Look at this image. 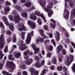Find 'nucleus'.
<instances>
[{"instance_id": "f257e3e1", "label": "nucleus", "mask_w": 75, "mask_h": 75, "mask_svg": "<svg viewBox=\"0 0 75 75\" xmlns=\"http://www.w3.org/2000/svg\"><path fill=\"white\" fill-rule=\"evenodd\" d=\"M42 6L43 8L45 11H46L48 13V15L49 17H51L52 16V14H54V12L52 10H50L48 8H51V6L50 5H48L47 6V8L45 7L46 5V1L45 0H42V1L41 2Z\"/></svg>"}, {"instance_id": "f03ea898", "label": "nucleus", "mask_w": 75, "mask_h": 75, "mask_svg": "<svg viewBox=\"0 0 75 75\" xmlns=\"http://www.w3.org/2000/svg\"><path fill=\"white\" fill-rule=\"evenodd\" d=\"M6 65L10 70H9V72H13L14 69L16 68V65L14 64L13 62L7 61L6 62Z\"/></svg>"}, {"instance_id": "7ed1b4c3", "label": "nucleus", "mask_w": 75, "mask_h": 75, "mask_svg": "<svg viewBox=\"0 0 75 75\" xmlns=\"http://www.w3.org/2000/svg\"><path fill=\"white\" fill-rule=\"evenodd\" d=\"M74 55H72L70 54L69 56H68L67 57L66 61V65L67 66H69L71 64L72 62L74 61Z\"/></svg>"}, {"instance_id": "20e7f679", "label": "nucleus", "mask_w": 75, "mask_h": 75, "mask_svg": "<svg viewBox=\"0 0 75 75\" xmlns=\"http://www.w3.org/2000/svg\"><path fill=\"white\" fill-rule=\"evenodd\" d=\"M34 34V32L32 31L31 32V33H28L27 35V39L26 40L25 42L27 44H29V43H30V42L31 40V35H33Z\"/></svg>"}, {"instance_id": "39448f33", "label": "nucleus", "mask_w": 75, "mask_h": 75, "mask_svg": "<svg viewBox=\"0 0 75 75\" xmlns=\"http://www.w3.org/2000/svg\"><path fill=\"white\" fill-rule=\"evenodd\" d=\"M5 42V41H4V35H2L0 38V48L1 49H2L4 47V45L3 43H4Z\"/></svg>"}, {"instance_id": "423d86ee", "label": "nucleus", "mask_w": 75, "mask_h": 75, "mask_svg": "<svg viewBox=\"0 0 75 75\" xmlns=\"http://www.w3.org/2000/svg\"><path fill=\"white\" fill-rule=\"evenodd\" d=\"M31 47L35 51V54H37L39 52V49L38 48H35L36 47V45L33 43L31 45Z\"/></svg>"}, {"instance_id": "0eeeda50", "label": "nucleus", "mask_w": 75, "mask_h": 75, "mask_svg": "<svg viewBox=\"0 0 75 75\" xmlns=\"http://www.w3.org/2000/svg\"><path fill=\"white\" fill-rule=\"evenodd\" d=\"M56 33L55 34V36L56 37V41L57 42H58L60 40V34L58 31H56Z\"/></svg>"}, {"instance_id": "6e6552de", "label": "nucleus", "mask_w": 75, "mask_h": 75, "mask_svg": "<svg viewBox=\"0 0 75 75\" xmlns=\"http://www.w3.org/2000/svg\"><path fill=\"white\" fill-rule=\"evenodd\" d=\"M28 24L30 25V28L31 29H33L35 27V24L30 21H28Z\"/></svg>"}, {"instance_id": "1a4fd4ad", "label": "nucleus", "mask_w": 75, "mask_h": 75, "mask_svg": "<svg viewBox=\"0 0 75 75\" xmlns=\"http://www.w3.org/2000/svg\"><path fill=\"white\" fill-rule=\"evenodd\" d=\"M63 48V47L61 45H59L57 47V55H59L60 53V50L61 49Z\"/></svg>"}, {"instance_id": "9d476101", "label": "nucleus", "mask_w": 75, "mask_h": 75, "mask_svg": "<svg viewBox=\"0 0 75 75\" xmlns=\"http://www.w3.org/2000/svg\"><path fill=\"white\" fill-rule=\"evenodd\" d=\"M14 20L15 21V23H18L20 20V17L19 16L16 15L14 16Z\"/></svg>"}, {"instance_id": "9b49d317", "label": "nucleus", "mask_w": 75, "mask_h": 75, "mask_svg": "<svg viewBox=\"0 0 75 75\" xmlns=\"http://www.w3.org/2000/svg\"><path fill=\"white\" fill-rule=\"evenodd\" d=\"M10 10V8L8 6H7L6 7V8L4 9V12L2 11L1 12V13H2V14H4V13L5 14H7L8 13L9 11Z\"/></svg>"}, {"instance_id": "f8f14e48", "label": "nucleus", "mask_w": 75, "mask_h": 75, "mask_svg": "<svg viewBox=\"0 0 75 75\" xmlns=\"http://www.w3.org/2000/svg\"><path fill=\"white\" fill-rule=\"evenodd\" d=\"M30 18L32 20H35L37 19V17H36V14L34 13H32L31 14L30 16Z\"/></svg>"}, {"instance_id": "ddd939ff", "label": "nucleus", "mask_w": 75, "mask_h": 75, "mask_svg": "<svg viewBox=\"0 0 75 75\" xmlns=\"http://www.w3.org/2000/svg\"><path fill=\"white\" fill-rule=\"evenodd\" d=\"M64 12H67V13L66 15L64 16V17L66 20V19H68V18H69V12L66 9L64 10Z\"/></svg>"}, {"instance_id": "4468645a", "label": "nucleus", "mask_w": 75, "mask_h": 75, "mask_svg": "<svg viewBox=\"0 0 75 75\" xmlns=\"http://www.w3.org/2000/svg\"><path fill=\"white\" fill-rule=\"evenodd\" d=\"M22 46L19 47L20 50H21V51H24L27 48V46H25V44H23L22 45Z\"/></svg>"}, {"instance_id": "2eb2a0df", "label": "nucleus", "mask_w": 75, "mask_h": 75, "mask_svg": "<svg viewBox=\"0 0 75 75\" xmlns=\"http://www.w3.org/2000/svg\"><path fill=\"white\" fill-rule=\"evenodd\" d=\"M19 31H27V28L26 27L24 26V25H22L21 26V28L20 27L18 28Z\"/></svg>"}, {"instance_id": "dca6fc26", "label": "nucleus", "mask_w": 75, "mask_h": 75, "mask_svg": "<svg viewBox=\"0 0 75 75\" xmlns=\"http://www.w3.org/2000/svg\"><path fill=\"white\" fill-rule=\"evenodd\" d=\"M32 61H33V59H30L29 60L25 61V63L26 65H29V64H31L32 63Z\"/></svg>"}, {"instance_id": "f3484780", "label": "nucleus", "mask_w": 75, "mask_h": 75, "mask_svg": "<svg viewBox=\"0 0 75 75\" xmlns=\"http://www.w3.org/2000/svg\"><path fill=\"white\" fill-rule=\"evenodd\" d=\"M74 16H75V9H74L73 11L71 12V13L70 18H73Z\"/></svg>"}, {"instance_id": "a211bd4d", "label": "nucleus", "mask_w": 75, "mask_h": 75, "mask_svg": "<svg viewBox=\"0 0 75 75\" xmlns=\"http://www.w3.org/2000/svg\"><path fill=\"white\" fill-rule=\"evenodd\" d=\"M21 16L25 18L27 17V13L25 12H22L21 13Z\"/></svg>"}, {"instance_id": "6ab92c4d", "label": "nucleus", "mask_w": 75, "mask_h": 75, "mask_svg": "<svg viewBox=\"0 0 75 75\" xmlns=\"http://www.w3.org/2000/svg\"><path fill=\"white\" fill-rule=\"evenodd\" d=\"M35 67L36 68H40L41 67V65L40 62H37L35 64Z\"/></svg>"}, {"instance_id": "aec40b11", "label": "nucleus", "mask_w": 75, "mask_h": 75, "mask_svg": "<svg viewBox=\"0 0 75 75\" xmlns=\"http://www.w3.org/2000/svg\"><path fill=\"white\" fill-rule=\"evenodd\" d=\"M25 33L23 32L21 34V39L23 40H24V37L25 36Z\"/></svg>"}, {"instance_id": "412c9836", "label": "nucleus", "mask_w": 75, "mask_h": 75, "mask_svg": "<svg viewBox=\"0 0 75 75\" xmlns=\"http://www.w3.org/2000/svg\"><path fill=\"white\" fill-rule=\"evenodd\" d=\"M52 63H53L54 64H57V60H56V58L54 56L53 57L52 59Z\"/></svg>"}, {"instance_id": "4be33fe9", "label": "nucleus", "mask_w": 75, "mask_h": 75, "mask_svg": "<svg viewBox=\"0 0 75 75\" xmlns=\"http://www.w3.org/2000/svg\"><path fill=\"white\" fill-rule=\"evenodd\" d=\"M63 70L65 71L64 75V74H62L61 75H68L67 73V69L66 68V67H64L63 69Z\"/></svg>"}, {"instance_id": "5701e85b", "label": "nucleus", "mask_w": 75, "mask_h": 75, "mask_svg": "<svg viewBox=\"0 0 75 75\" xmlns=\"http://www.w3.org/2000/svg\"><path fill=\"white\" fill-rule=\"evenodd\" d=\"M9 29L12 31H14V26L12 25H10L9 26Z\"/></svg>"}, {"instance_id": "b1692460", "label": "nucleus", "mask_w": 75, "mask_h": 75, "mask_svg": "<svg viewBox=\"0 0 75 75\" xmlns=\"http://www.w3.org/2000/svg\"><path fill=\"white\" fill-rule=\"evenodd\" d=\"M21 54L19 52H17L15 54V57L17 58H19L20 57Z\"/></svg>"}, {"instance_id": "393cba45", "label": "nucleus", "mask_w": 75, "mask_h": 75, "mask_svg": "<svg viewBox=\"0 0 75 75\" xmlns=\"http://www.w3.org/2000/svg\"><path fill=\"white\" fill-rule=\"evenodd\" d=\"M16 8L17 10H18V11H20V12H21L22 10H23L21 8V7H20V6H16Z\"/></svg>"}, {"instance_id": "a878e982", "label": "nucleus", "mask_w": 75, "mask_h": 75, "mask_svg": "<svg viewBox=\"0 0 75 75\" xmlns=\"http://www.w3.org/2000/svg\"><path fill=\"white\" fill-rule=\"evenodd\" d=\"M61 52L62 54L63 55H67V51H66V50H65L64 49L62 50Z\"/></svg>"}, {"instance_id": "bb28decb", "label": "nucleus", "mask_w": 75, "mask_h": 75, "mask_svg": "<svg viewBox=\"0 0 75 75\" xmlns=\"http://www.w3.org/2000/svg\"><path fill=\"white\" fill-rule=\"evenodd\" d=\"M31 3L30 2H27L24 5L26 6L27 7H29L31 6Z\"/></svg>"}, {"instance_id": "cd10ccee", "label": "nucleus", "mask_w": 75, "mask_h": 75, "mask_svg": "<svg viewBox=\"0 0 75 75\" xmlns=\"http://www.w3.org/2000/svg\"><path fill=\"white\" fill-rule=\"evenodd\" d=\"M57 70L59 71H61L62 70V66H58L57 67Z\"/></svg>"}, {"instance_id": "c85d7f7f", "label": "nucleus", "mask_w": 75, "mask_h": 75, "mask_svg": "<svg viewBox=\"0 0 75 75\" xmlns=\"http://www.w3.org/2000/svg\"><path fill=\"white\" fill-rule=\"evenodd\" d=\"M2 63L0 64V69H2V67H3V66L4 65V64L5 63V61H3L2 62Z\"/></svg>"}, {"instance_id": "c756f323", "label": "nucleus", "mask_w": 75, "mask_h": 75, "mask_svg": "<svg viewBox=\"0 0 75 75\" xmlns=\"http://www.w3.org/2000/svg\"><path fill=\"white\" fill-rule=\"evenodd\" d=\"M8 51V45H6V46H5V47L4 49V52L5 53H6V52H7Z\"/></svg>"}, {"instance_id": "7c9ffc66", "label": "nucleus", "mask_w": 75, "mask_h": 75, "mask_svg": "<svg viewBox=\"0 0 75 75\" xmlns=\"http://www.w3.org/2000/svg\"><path fill=\"white\" fill-rule=\"evenodd\" d=\"M40 20H41V18H38V19L37 20V22H38V24L39 25H41V24H42V22H41Z\"/></svg>"}, {"instance_id": "2f4dec72", "label": "nucleus", "mask_w": 75, "mask_h": 75, "mask_svg": "<svg viewBox=\"0 0 75 75\" xmlns=\"http://www.w3.org/2000/svg\"><path fill=\"white\" fill-rule=\"evenodd\" d=\"M24 41L23 40H19L18 41V44H19V45H21V44H23V43Z\"/></svg>"}, {"instance_id": "473e14b6", "label": "nucleus", "mask_w": 75, "mask_h": 75, "mask_svg": "<svg viewBox=\"0 0 75 75\" xmlns=\"http://www.w3.org/2000/svg\"><path fill=\"white\" fill-rule=\"evenodd\" d=\"M50 25L52 28L53 29H55V24L51 23H50Z\"/></svg>"}, {"instance_id": "72a5a7b5", "label": "nucleus", "mask_w": 75, "mask_h": 75, "mask_svg": "<svg viewBox=\"0 0 75 75\" xmlns=\"http://www.w3.org/2000/svg\"><path fill=\"white\" fill-rule=\"evenodd\" d=\"M69 5L70 7L73 8L74 6V4L73 3V2L71 1L69 3Z\"/></svg>"}, {"instance_id": "f704fd0d", "label": "nucleus", "mask_w": 75, "mask_h": 75, "mask_svg": "<svg viewBox=\"0 0 75 75\" xmlns=\"http://www.w3.org/2000/svg\"><path fill=\"white\" fill-rule=\"evenodd\" d=\"M43 28H44V30L46 31L48 30V27L47 25H45L43 26Z\"/></svg>"}, {"instance_id": "c9c22d12", "label": "nucleus", "mask_w": 75, "mask_h": 75, "mask_svg": "<svg viewBox=\"0 0 75 75\" xmlns=\"http://www.w3.org/2000/svg\"><path fill=\"white\" fill-rule=\"evenodd\" d=\"M29 51L27 50L23 52V54L24 55H25V56H27V55H28V54H29Z\"/></svg>"}, {"instance_id": "e433bc0d", "label": "nucleus", "mask_w": 75, "mask_h": 75, "mask_svg": "<svg viewBox=\"0 0 75 75\" xmlns=\"http://www.w3.org/2000/svg\"><path fill=\"white\" fill-rule=\"evenodd\" d=\"M52 55V53L51 52H49L47 54V58H50Z\"/></svg>"}, {"instance_id": "4c0bfd02", "label": "nucleus", "mask_w": 75, "mask_h": 75, "mask_svg": "<svg viewBox=\"0 0 75 75\" xmlns=\"http://www.w3.org/2000/svg\"><path fill=\"white\" fill-rule=\"evenodd\" d=\"M20 67L23 69H26V67H25V66L24 64L21 65Z\"/></svg>"}, {"instance_id": "58836bf2", "label": "nucleus", "mask_w": 75, "mask_h": 75, "mask_svg": "<svg viewBox=\"0 0 75 75\" xmlns=\"http://www.w3.org/2000/svg\"><path fill=\"white\" fill-rule=\"evenodd\" d=\"M71 1V0H65V6L66 7H68V5L67 4L66 2H69Z\"/></svg>"}, {"instance_id": "ea45409f", "label": "nucleus", "mask_w": 75, "mask_h": 75, "mask_svg": "<svg viewBox=\"0 0 75 75\" xmlns=\"http://www.w3.org/2000/svg\"><path fill=\"white\" fill-rule=\"evenodd\" d=\"M6 33L7 35H11V32L9 30H7Z\"/></svg>"}, {"instance_id": "a19ab883", "label": "nucleus", "mask_w": 75, "mask_h": 75, "mask_svg": "<svg viewBox=\"0 0 75 75\" xmlns=\"http://www.w3.org/2000/svg\"><path fill=\"white\" fill-rule=\"evenodd\" d=\"M34 59H35V60L37 61H38L40 60V58H39V57L37 56H34Z\"/></svg>"}, {"instance_id": "79ce46f5", "label": "nucleus", "mask_w": 75, "mask_h": 75, "mask_svg": "<svg viewBox=\"0 0 75 75\" xmlns=\"http://www.w3.org/2000/svg\"><path fill=\"white\" fill-rule=\"evenodd\" d=\"M8 17L11 21H13V17L11 15H9Z\"/></svg>"}, {"instance_id": "37998d69", "label": "nucleus", "mask_w": 75, "mask_h": 75, "mask_svg": "<svg viewBox=\"0 0 75 75\" xmlns=\"http://www.w3.org/2000/svg\"><path fill=\"white\" fill-rule=\"evenodd\" d=\"M49 49V50H50V51H52V50H53V46L52 45H50Z\"/></svg>"}, {"instance_id": "c03bdc74", "label": "nucleus", "mask_w": 75, "mask_h": 75, "mask_svg": "<svg viewBox=\"0 0 75 75\" xmlns=\"http://www.w3.org/2000/svg\"><path fill=\"white\" fill-rule=\"evenodd\" d=\"M8 58L9 60H11L12 61H14V58H12L11 55H9L8 56Z\"/></svg>"}, {"instance_id": "a18cd8bd", "label": "nucleus", "mask_w": 75, "mask_h": 75, "mask_svg": "<svg viewBox=\"0 0 75 75\" xmlns=\"http://www.w3.org/2000/svg\"><path fill=\"white\" fill-rule=\"evenodd\" d=\"M42 14H41L39 12H37L36 13V15L39 17H42Z\"/></svg>"}, {"instance_id": "49530a36", "label": "nucleus", "mask_w": 75, "mask_h": 75, "mask_svg": "<svg viewBox=\"0 0 75 75\" xmlns=\"http://www.w3.org/2000/svg\"><path fill=\"white\" fill-rule=\"evenodd\" d=\"M17 41V39L16 38V36H13V42H16Z\"/></svg>"}, {"instance_id": "de8ad7c7", "label": "nucleus", "mask_w": 75, "mask_h": 75, "mask_svg": "<svg viewBox=\"0 0 75 75\" xmlns=\"http://www.w3.org/2000/svg\"><path fill=\"white\" fill-rule=\"evenodd\" d=\"M39 39L41 43H42V42H44V38H41L40 37L39 38Z\"/></svg>"}, {"instance_id": "09e8293b", "label": "nucleus", "mask_w": 75, "mask_h": 75, "mask_svg": "<svg viewBox=\"0 0 75 75\" xmlns=\"http://www.w3.org/2000/svg\"><path fill=\"white\" fill-rule=\"evenodd\" d=\"M3 20L4 22H6V21H7V18L6 16H4L3 17Z\"/></svg>"}, {"instance_id": "8fccbe9b", "label": "nucleus", "mask_w": 75, "mask_h": 75, "mask_svg": "<svg viewBox=\"0 0 75 75\" xmlns=\"http://www.w3.org/2000/svg\"><path fill=\"white\" fill-rule=\"evenodd\" d=\"M41 17L43 18V20H44V22H46V19L45 18V17H44V15L43 14H42Z\"/></svg>"}, {"instance_id": "3c124183", "label": "nucleus", "mask_w": 75, "mask_h": 75, "mask_svg": "<svg viewBox=\"0 0 75 75\" xmlns=\"http://www.w3.org/2000/svg\"><path fill=\"white\" fill-rule=\"evenodd\" d=\"M5 4L6 6H10L11 5V3L8 1H6L5 2Z\"/></svg>"}, {"instance_id": "603ef678", "label": "nucleus", "mask_w": 75, "mask_h": 75, "mask_svg": "<svg viewBox=\"0 0 75 75\" xmlns=\"http://www.w3.org/2000/svg\"><path fill=\"white\" fill-rule=\"evenodd\" d=\"M65 35L67 38H68L69 36V34L68 32H66L65 34Z\"/></svg>"}, {"instance_id": "864d4df0", "label": "nucleus", "mask_w": 75, "mask_h": 75, "mask_svg": "<svg viewBox=\"0 0 75 75\" xmlns=\"http://www.w3.org/2000/svg\"><path fill=\"white\" fill-rule=\"evenodd\" d=\"M50 68L51 70H54L55 69V66L54 65H52L50 67Z\"/></svg>"}, {"instance_id": "5fc2aeb1", "label": "nucleus", "mask_w": 75, "mask_h": 75, "mask_svg": "<svg viewBox=\"0 0 75 75\" xmlns=\"http://www.w3.org/2000/svg\"><path fill=\"white\" fill-rule=\"evenodd\" d=\"M50 41V40L48 39H46L44 41V43L45 44H46L47 42Z\"/></svg>"}, {"instance_id": "6e6d98bb", "label": "nucleus", "mask_w": 75, "mask_h": 75, "mask_svg": "<svg viewBox=\"0 0 75 75\" xmlns=\"http://www.w3.org/2000/svg\"><path fill=\"white\" fill-rule=\"evenodd\" d=\"M8 72L6 71H2V74H4V75H7L8 74Z\"/></svg>"}, {"instance_id": "4d7b16f0", "label": "nucleus", "mask_w": 75, "mask_h": 75, "mask_svg": "<svg viewBox=\"0 0 75 75\" xmlns=\"http://www.w3.org/2000/svg\"><path fill=\"white\" fill-rule=\"evenodd\" d=\"M4 23L7 26H9L10 25V23H9L7 21L5 22Z\"/></svg>"}, {"instance_id": "13d9d810", "label": "nucleus", "mask_w": 75, "mask_h": 75, "mask_svg": "<svg viewBox=\"0 0 75 75\" xmlns=\"http://www.w3.org/2000/svg\"><path fill=\"white\" fill-rule=\"evenodd\" d=\"M51 41H52L54 47H55V45H56V43H55V41L54 40H52Z\"/></svg>"}, {"instance_id": "bf43d9fd", "label": "nucleus", "mask_w": 75, "mask_h": 75, "mask_svg": "<svg viewBox=\"0 0 75 75\" xmlns=\"http://www.w3.org/2000/svg\"><path fill=\"white\" fill-rule=\"evenodd\" d=\"M38 74H39V72L38 71H35L34 73V74L35 75H38Z\"/></svg>"}, {"instance_id": "052dcab7", "label": "nucleus", "mask_w": 75, "mask_h": 75, "mask_svg": "<svg viewBox=\"0 0 75 75\" xmlns=\"http://www.w3.org/2000/svg\"><path fill=\"white\" fill-rule=\"evenodd\" d=\"M44 64H45V60H43L41 62V64L42 65H44Z\"/></svg>"}, {"instance_id": "680f3d73", "label": "nucleus", "mask_w": 75, "mask_h": 75, "mask_svg": "<svg viewBox=\"0 0 75 75\" xmlns=\"http://www.w3.org/2000/svg\"><path fill=\"white\" fill-rule=\"evenodd\" d=\"M49 36L50 38H52V33H49Z\"/></svg>"}, {"instance_id": "e2e57ef3", "label": "nucleus", "mask_w": 75, "mask_h": 75, "mask_svg": "<svg viewBox=\"0 0 75 75\" xmlns=\"http://www.w3.org/2000/svg\"><path fill=\"white\" fill-rule=\"evenodd\" d=\"M50 21H52L53 23H54V24H55L56 23V21H55L53 19H51L50 20Z\"/></svg>"}, {"instance_id": "0e129e2a", "label": "nucleus", "mask_w": 75, "mask_h": 75, "mask_svg": "<svg viewBox=\"0 0 75 75\" xmlns=\"http://www.w3.org/2000/svg\"><path fill=\"white\" fill-rule=\"evenodd\" d=\"M39 32L40 34H41V33H44V30L41 29L40 30Z\"/></svg>"}, {"instance_id": "69168bd1", "label": "nucleus", "mask_w": 75, "mask_h": 75, "mask_svg": "<svg viewBox=\"0 0 75 75\" xmlns=\"http://www.w3.org/2000/svg\"><path fill=\"white\" fill-rule=\"evenodd\" d=\"M22 73L24 75H27V72L25 71H23Z\"/></svg>"}, {"instance_id": "338daca9", "label": "nucleus", "mask_w": 75, "mask_h": 75, "mask_svg": "<svg viewBox=\"0 0 75 75\" xmlns=\"http://www.w3.org/2000/svg\"><path fill=\"white\" fill-rule=\"evenodd\" d=\"M3 24V23L1 22H0V27H3L4 26Z\"/></svg>"}, {"instance_id": "774afa93", "label": "nucleus", "mask_w": 75, "mask_h": 75, "mask_svg": "<svg viewBox=\"0 0 75 75\" xmlns=\"http://www.w3.org/2000/svg\"><path fill=\"white\" fill-rule=\"evenodd\" d=\"M11 38H9L8 40V42H11Z\"/></svg>"}]
</instances>
